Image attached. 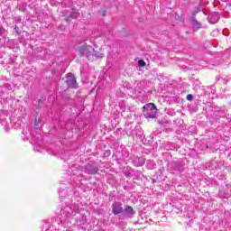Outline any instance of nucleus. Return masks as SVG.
Returning <instances> with one entry per match:
<instances>
[{"mask_svg": "<svg viewBox=\"0 0 231 231\" xmlns=\"http://www.w3.org/2000/svg\"><path fill=\"white\" fill-rule=\"evenodd\" d=\"M138 64L141 68H143V66H145V61L143 60H139Z\"/></svg>", "mask_w": 231, "mask_h": 231, "instance_id": "obj_18", "label": "nucleus"}, {"mask_svg": "<svg viewBox=\"0 0 231 231\" xmlns=\"http://www.w3.org/2000/svg\"><path fill=\"white\" fill-rule=\"evenodd\" d=\"M22 12H24V10H26V7L24 5H23V7L20 9Z\"/></svg>", "mask_w": 231, "mask_h": 231, "instance_id": "obj_23", "label": "nucleus"}, {"mask_svg": "<svg viewBox=\"0 0 231 231\" xmlns=\"http://www.w3.org/2000/svg\"><path fill=\"white\" fill-rule=\"evenodd\" d=\"M14 23H16V24H19V23H21V19H17V18H16V19L14 20Z\"/></svg>", "mask_w": 231, "mask_h": 231, "instance_id": "obj_22", "label": "nucleus"}, {"mask_svg": "<svg viewBox=\"0 0 231 231\" xmlns=\"http://www.w3.org/2000/svg\"><path fill=\"white\" fill-rule=\"evenodd\" d=\"M171 171H175L176 172H181L183 171V163L176 162H172Z\"/></svg>", "mask_w": 231, "mask_h": 231, "instance_id": "obj_7", "label": "nucleus"}, {"mask_svg": "<svg viewBox=\"0 0 231 231\" xmlns=\"http://www.w3.org/2000/svg\"><path fill=\"white\" fill-rule=\"evenodd\" d=\"M61 214H65L66 217H71L73 216V209L71 207L67 206L61 210Z\"/></svg>", "mask_w": 231, "mask_h": 231, "instance_id": "obj_11", "label": "nucleus"}, {"mask_svg": "<svg viewBox=\"0 0 231 231\" xmlns=\"http://www.w3.org/2000/svg\"><path fill=\"white\" fill-rule=\"evenodd\" d=\"M79 11L74 10V11L70 14V15H69V17L65 18V21H66L67 23H69V21H71V19H78V18H79Z\"/></svg>", "mask_w": 231, "mask_h": 231, "instance_id": "obj_13", "label": "nucleus"}, {"mask_svg": "<svg viewBox=\"0 0 231 231\" xmlns=\"http://www.w3.org/2000/svg\"><path fill=\"white\" fill-rule=\"evenodd\" d=\"M93 57H96V59H102L104 57L103 53L93 51Z\"/></svg>", "mask_w": 231, "mask_h": 231, "instance_id": "obj_15", "label": "nucleus"}, {"mask_svg": "<svg viewBox=\"0 0 231 231\" xmlns=\"http://www.w3.org/2000/svg\"><path fill=\"white\" fill-rule=\"evenodd\" d=\"M143 109V111H146L145 115L147 118H156V111H158V109L156 108V105H154V103L144 105Z\"/></svg>", "mask_w": 231, "mask_h": 231, "instance_id": "obj_2", "label": "nucleus"}, {"mask_svg": "<svg viewBox=\"0 0 231 231\" xmlns=\"http://www.w3.org/2000/svg\"><path fill=\"white\" fill-rule=\"evenodd\" d=\"M123 212L127 216V217H133L135 214L134 209L133 207L126 205L125 208H123Z\"/></svg>", "mask_w": 231, "mask_h": 231, "instance_id": "obj_6", "label": "nucleus"}, {"mask_svg": "<svg viewBox=\"0 0 231 231\" xmlns=\"http://www.w3.org/2000/svg\"><path fill=\"white\" fill-rule=\"evenodd\" d=\"M132 136H142L143 133L142 132V127L140 125H137L134 127V130H132V133L130 134Z\"/></svg>", "mask_w": 231, "mask_h": 231, "instance_id": "obj_12", "label": "nucleus"}, {"mask_svg": "<svg viewBox=\"0 0 231 231\" xmlns=\"http://www.w3.org/2000/svg\"><path fill=\"white\" fill-rule=\"evenodd\" d=\"M81 171L85 174L95 175L98 173V166L95 163L88 162L82 167Z\"/></svg>", "mask_w": 231, "mask_h": 231, "instance_id": "obj_3", "label": "nucleus"}, {"mask_svg": "<svg viewBox=\"0 0 231 231\" xmlns=\"http://www.w3.org/2000/svg\"><path fill=\"white\" fill-rule=\"evenodd\" d=\"M5 28L0 26V37L5 35Z\"/></svg>", "mask_w": 231, "mask_h": 231, "instance_id": "obj_21", "label": "nucleus"}, {"mask_svg": "<svg viewBox=\"0 0 231 231\" xmlns=\"http://www.w3.org/2000/svg\"><path fill=\"white\" fill-rule=\"evenodd\" d=\"M164 111H165V114L170 115V116H176V110H174L173 108H165Z\"/></svg>", "mask_w": 231, "mask_h": 231, "instance_id": "obj_14", "label": "nucleus"}, {"mask_svg": "<svg viewBox=\"0 0 231 231\" xmlns=\"http://www.w3.org/2000/svg\"><path fill=\"white\" fill-rule=\"evenodd\" d=\"M14 30L15 31L16 33H18V35H21V30L19 29V26L14 25Z\"/></svg>", "mask_w": 231, "mask_h": 231, "instance_id": "obj_17", "label": "nucleus"}, {"mask_svg": "<svg viewBox=\"0 0 231 231\" xmlns=\"http://www.w3.org/2000/svg\"><path fill=\"white\" fill-rule=\"evenodd\" d=\"M102 15H103V17H106V12H104Z\"/></svg>", "mask_w": 231, "mask_h": 231, "instance_id": "obj_26", "label": "nucleus"}, {"mask_svg": "<svg viewBox=\"0 0 231 231\" xmlns=\"http://www.w3.org/2000/svg\"><path fill=\"white\" fill-rule=\"evenodd\" d=\"M76 51L79 57H86L88 60H91L93 59V52L95 51V49L90 45H88V43H84L83 45L79 46L76 49Z\"/></svg>", "mask_w": 231, "mask_h": 231, "instance_id": "obj_1", "label": "nucleus"}, {"mask_svg": "<svg viewBox=\"0 0 231 231\" xmlns=\"http://www.w3.org/2000/svg\"><path fill=\"white\" fill-rule=\"evenodd\" d=\"M219 21V14L217 13H212L208 15V22L210 24H216Z\"/></svg>", "mask_w": 231, "mask_h": 231, "instance_id": "obj_8", "label": "nucleus"}, {"mask_svg": "<svg viewBox=\"0 0 231 231\" xmlns=\"http://www.w3.org/2000/svg\"><path fill=\"white\" fill-rule=\"evenodd\" d=\"M186 98H187V100H189V101L194 100V96H193L192 94H189Z\"/></svg>", "mask_w": 231, "mask_h": 231, "instance_id": "obj_20", "label": "nucleus"}, {"mask_svg": "<svg viewBox=\"0 0 231 231\" xmlns=\"http://www.w3.org/2000/svg\"><path fill=\"white\" fill-rule=\"evenodd\" d=\"M62 193V190L61 189H60L59 190V194H60H60Z\"/></svg>", "mask_w": 231, "mask_h": 231, "instance_id": "obj_25", "label": "nucleus"}, {"mask_svg": "<svg viewBox=\"0 0 231 231\" xmlns=\"http://www.w3.org/2000/svg\"><path fill=\"white\" fill-rule=\"evenodd\" d=\"M38 103H39V104H42V99H39V100H38Z\"/></svg>", "mask_w": 231, "mask_h": 231, "instance_id": "obj_24", "label": "nucleus"}, {"mask_svg": "<svg viewBox=\"0 0 231 231\" xmlns=\"http://www.w3.org/2000/svg\"><path fill=\"white\" fill-rule=\"evenodd\" d=\"M39 124H41V121L37 118L34 119V126L37 128L39 127Z\"/></svg>", "mask_w": 231, "mask_h": 231, "instance_id": "obj_19", "label": "nucleus"}, {"mask_svg": "<svg viewBox=\"0 0 231 231\" xmlns=\"http://www.w3.org/2000/svg\"><path fill=\"white\" fill-rule=\"evenodd\" d=\"M121 202H114L112 204V212L115 216H118V214L124 213V208L122 207Z\"/></svg>", "mask_w": 231, "mask_h": 231, "instance_id": "obj_5", "label": "nucleus"}, {"mask_svg": "<svg viewBox=\"0 0 231 231\" xmlns=\"http://www.w3.org/2000/svg\"><path fill=\"white\" fill-rule=\"evenodd\" d=\"M67 87L70 89H77L79 84L77 83V78L72 73H68L65 80Z\"/></svg>", "mask_w": 231, "mask_h": 231, "instance_id": "obj_4", "label": "nucleus"}, {"mask_svg": "<svg viewBox=\"0 0 231 231\" xmlns=\"http://www.w3.org/2000/svg\"><path fill=\"white\" fill-rule=\"evenodd\" d=\"M147 167H148V169L152 170V169H154L155 164H154V162H152V161H148Z\"/></svg>", "mask_w": 231, "mask_h": 231, "instance_id": "obj_16", "label": "nucleus"}, {"mask_svg": "<svg viewBox=\"0 0 231 231\" xmlns=\"http://www.w3.org/2000/svg\"><path fill=\"white\" fill-rule=\"evenodd\" d=\"M133 163L135 167H142V165L145 163V159H143V157H134L133 159Z\"/></svg>", "mask_w": 231, "mask_h": 231, "instance_id": "obj_9", "label": "nucleus"}, {"mask_svg": "<svg viewBox=\"0 0 231 231\" xmlns=\"http://www.w3.org/2000/svg\"><path fill=\"white\" fill-rule=\"evenodd\" d=\"M189 21L192 26L194 28H197V30H199L201 28V23L196 19V14H193Z\"/></svg>", "mask_w": 231, "mask_h": 231, "instance_id": "obj_10", "label": "nucleus"}, {"mask_svg": "<svg viewBox=\"0 0 231 231\" xmlns=\"http://www.w3.org/2000/svg\"><path fill=\"white\" fill-rule=\"evenodd\" d=\"M3 113H4L3 110H0V115H3Z\"/></svg>", "mask_w": 231, "mask_h": 231, "instance_id": "obj_27", "label": "nucleus"}]
</instances>
